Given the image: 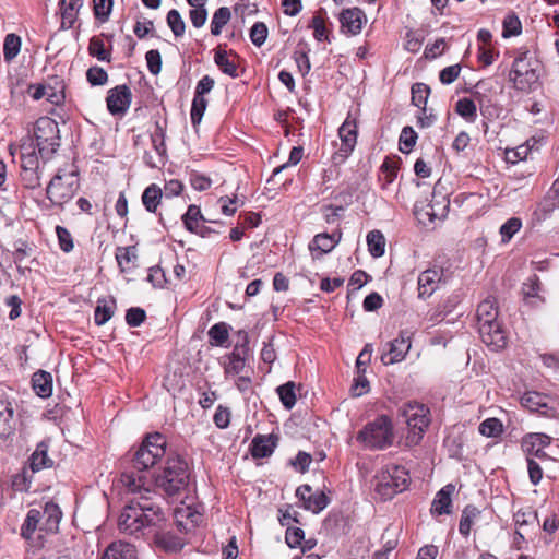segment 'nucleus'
Here are the masks:
<instances>
[{
    "mask_svg": "<svg viewBox=\"0 0 559 559\" xmlns=\"http://www.w3.org/2000/svg\"><path fill=\"white\" fill-rule=\"evenodd\" d=\"M305 538L304 530L299 527H288L285 534V540L290 548L300 547Z\"/></svg>",
    "mask_w": 559,
    "mask_h": 559,
    "instance_id": "obj_61",
    "label": "nucleus"
},
{
    "mask_svg": "<svg viewBox=\"0 0 559 559\" xmlns=\"http://www.w3.org/2000/svg\"><path fill=\"white\" fill-rule=\"evenodd\" d=\"M29 466L33 473L43 468L51 467L52 460L48 456V444L41 441L29 457Z\"/></svg>",
    "mask_w": 559,
    "mask_h": 559,
    "instance_id": "obj_28",
    "label": "nucleus"
},
{
    "mask_svg": "<svg viewBox=\"0 0 559 559\" xmlns=\"http://www.w3.org/2000/svg\"><path fill=\"white\" fill-rule=\"evenodd\" d=\"M100 559H139L135 547L126 542H112L109 544Z\"/></svg>",
    "mask_w": 559,
    "mask_h": 559,
    "instance_id": "obj_20",
    "label": "nucleus"
},
{
    "mask_svg": "<svg viewBox=\"0 0 559 559\" xmlns=\"http://www.w3.org/2000/svg\"><path fill=\"white\" fill-rule=\"evenodd\" d=\"M163 195V190L157 185H150L142 194V203L146 211L155 213Z\"/></svg>",
    "mask_w": 559,
    "mask_h": 559,
    "instance_id": "obj_33",
    "label": "nucleus"
},
{
    "mask_svg": "<svg viewBox=\"0 0 559 559\" xmlns=\"http://www.w3.org/2000/svg\"><path fill=\"white\" fill-rule=\"evenodd\" d=\"M167 24L176 37L185 34L186 24L179 11L173 9L167 13Z\"/></svg>",
    "mask_w": 559,
    "mask_h": 559,
    "instance_id": "obj_52",
    "label": "nucleus"
},
{
    "mask_svg": "<svg viewBox=\"0 0 559 559\" xmlns=\"http://www.w3.org/2000/svg\"><path fill=\"white\" fill-rule=\"evenodd\" d=\"M295 390L296 384L293 381H288L276 389L282 404L287 409H292L296 404L297 399Z\"/></svg>",
    "mask_w": 559,
    "mask_h": 559,
    "instance_id": "obj_42",
    "label": "nucleus"
},
{
    "mask_svg": "<svg viewBox=\"0 0 559 559\" xmlns=\"http://www.w3.org/2000/svg\"><path fill=\"white\" fill-rule=\"evenodd\" d=\"M408 483V472L404 467L388 465L376 475L374 489L383 500H389L403 492Z\"/></svg>",
    "mask_w": 559,
    "mask_h": 559,
    "instance_id": "obj_6",
    "label": "nucleus"
},
{
    "mask_svg": "<svg viewBox=\"0 0 559 559\" xmlns=\"http://www.w3.org/2000/svg\"><path fill=\"white\" fill-rule=\"evenodd\" d=\"M33 142L43 157H48L56 152L60 145L57 122L48 117L39 118L35 123Z\"/></svg>",
    "mask_w": 559,
    "mask_h": 559,
    "instance_id": "obj_8",
    "label": "nucleus"
},
{
    "mask_svg": "<svg viewBox=\"0 0 559 559\" xmlns=\"http://www.w3.org/2000/svg\"><path fill=\"white\" fill-rule=\"evenodd\" d=\"M455 111L468 122H474L477 118V107L474 100L467 97L456 102Z\"/></svg>",
    "mask_w": 559,
    "mask_h": 559,
    "instance_id": "obj_40",
    "label": "nucleus"
},
{
    "mask_svg": "<svg viewBox=\"0 0 559 559\" xmlns=\"http://www.w3.org/2000/svg\"><path fill=\"white\" fill-rule=\"evenodd\" d=\"M513 86L522 92H532L539 86L538 62L528 56V51L521 52L513 61L509 74Z\"/></svg>",
    "mask_w": 559,
    "mask_h": 559,
    "instance_id": "obj_5",
    "label": "nucleus"
},
{
    "mask_svg": "<svg viewBox=\"0 0 559 559\" xmlns=\"http://www.w3.org/2000/svg\"><path fill=\"white\" fill-rule=\"evenodd\" d=\"M165 136H166V121L164 123L156 121L155 130L152 133L151 139H152L153 147L159 156H164L166 154Z\"/></svg>",
    "mask_w": 559,
    "mask_h": 559,
    "instance_id": "obj_44",
    "label": "nucleus"
},
{
    "mask_svg": "<svg viewBox=\"0 0 559 559\" xmlns=\"http://www.w3.org/2000/svg\"><path fill=\"white\" fill-rule=\"evenodd\" d=\"M131 99V90L126 84L109 90L106 98L108 111L111 115H124L130 107Z\"/></svg>",
    "mask_w": 559,
    "mask_h": 559,
    "instance_id": "obj_11",
    "label": "nucleus"
},
{
    "mask_svg": "<svg viewBox=\"0 0 559 559\" xmlns=\"http://www.w3.org/2000/svg\"><path fill=\"white\" fill-rule=\"evenodd\" d=\"M86 79L93 86L105 85L108 81L107 72L100 67H91L86 71Z\"/></svg>",
    "mask_w": 559,
    "mask_h": 559,
    "instance_id": "obj_56",
    "label": "nucleus"
},
{
    "mask_svg": "<svg viewBox=\"0 0 559 559\" xmlns=\"http://www.w3.org/2000/svg\"><path fill=\"white\" fill-rule=\"evenodd\" d=\"M522 222L518 217L509 218L501 227L500 235L503 243H507L520 230Z\"/></svg>",
    "mask_w": 559,
    "mask_h": 559,
    "instance_id": "obj_51",
    "label": "nucleus"
},
{
    "mask_svg": "<svg viewBox=\"0 0 559 559\" xmlns=\"http://www.w3.org/2000/svg\"><path fill=\"white\" fill-rule=\"evenodd\" d=\"M189 16L194 27H202L207 19V11L205 9L204 3H200V5H198L197 8L191 9L189 12Z\"/></svg>",
    "mask_w": 559,
    "mask_h": 559,
    "instance_id": "obj_63",
    "label": "nucleus"
},
{
    "mask_svg": "<svg viewBox=\"0 0 559 559\" xmlns=\"http://www.w3.org/2000/svg\"><path fill=\"white\" fill-rule=\"evenodd\" d=\"M549 400L548 395L530 391L522 395L521 404L532 413L548 415L549 411H552V407L549 405Z\"/></svg>",
    "mask_w": 559,
    "mask_h": 559,
    "instance_id": "obj_18",
    "label": "nucleus"
},
{
    "mask_svg": "<svg viewBox=\"0 0 559 559\" xmlns=\"http://www.w3.org/2000/svg\"><path fill=\"white\" fill-rule=\"evenodd\" d=\"M479 514V510L474 506H467L462 512L459 524V531L462 535L468 536L473 523V519Z\"/></svg>",
    "mask_w": 559,
    "mask_h": 559,
    "instance_id": "obj_47",
    "label": "nucleus"
},
{
    "mask_svg": "<svg viewBox=\"0 0 559 559\" xmlns=\"http://www.w3.org/2000/svg\"><path fill=\"white\" fill-rule=\"evenodd\" d=\"M116 310L114 298L99 299L94 311V321L97 325H104L108 322Z\"/></svg>",
    "mask_w": 559,
    "mask_h": 559,
    "instance_id": "obj_31",
    "label": "nucleus"
},
{
    "mask_svg": "<svg viewBox=\"0 0 559 559\" xmlns=\"http://www.w3.org/2000/svg\"><path fill=\"white\" fill-rule=\"evenodd\" d=\"M148 71L157 75L162 70V57L158 50H148L145 55Z\"/></svg>",
    "mask_w": 559,
    "mask_h": 559,
    "instance_id": "obj_62",
    "label": "nucleus"
},
{
    "mask_svg": "<svg viewBox=\"0 0 559 559\" xmlns=\"http://www.w3.org/2000/svg\"><path fill=\"white\" fill-rule=\"evenodd\" d=\"M267 37V27L263 22H257L250 29V39L253 45L261 47Z\"/></svg>",
    "mask_w": 559,
    "mask_h": 559,
    "instance_id": "obj_57",
    "label": "nucleus"
},
{
    "mask_svg": "<svg viewBox=\"0 0 559 559\" xmlns=\"http://www.w3.org/2000/svg\"><path fill=\"white\" fill-rule=\"evenodd\" d=\"M20 176L24 187L27 189H35L40 186L38 169H22Z\"/></svg>",
    "mask_w": 559,
    "mask_h": 559,
    "instance_id": "obj_59",
    "label": "nucleus"
},
{
    "mask_svg": "<svg viewBox=\"0 0 559 559\" xmlns=\"http://www.w3.org/2000/svg\"><path fill=\"white\" fill-rule=\"evenodd\" d=\"M90 55L100 61H109V52L105 49L104 41L99 37H92L88 46Z\"/></svg>",
    "mask_w": 559,
    "mask_h": 559,
    "instance_id": "obj_55",
    "label": "nucleus"
},
{
    "mask_svg": "<svg viewBox=\"0 0 559 559\" xmlns=\"http://www.w3.org/2000/svg\"><path fill=\"white\" fill-rule=\"evenodd\" d=\"M478 332L481 341L492 350H499L507 345V336L498 321V307L495 299L487 298L477 307Z\"/></svg>",
    "mask_w": 559,
    "mask_h": 559,
    "instance_id": "obj_3",
    "label": "nucleus"
},
{
    "mask_svg": "<svg viewBox=\"0 0 559 559\" xmlns=\"http://www.w3.org/2000/svg\"><path fill=\"white\" fill-rule=\"evenodd\" d=\"M296 497L302 501L304 508L313 513H319L325 509L330 502L328 496L322 491L312 493L309 485H301L296 489Z\"/></svg>",
    "mask_w": 559,
    "mask_h": 559,
    "instance_id": "obj_12",
    "label": "nucleus"
},
{
    "mask_svg": "<svg viewBox=\"0 0 559 559\" xmlns=\"http://www.w3.org/2000/svg\"><path fill=\"white\" fill-rule=\"evenodd\" d=\"M341 240V233H322L314 236L312 241L309 243V250L311 252L318 251L319 255L329 253Z\"/></svg>",
    "mask_w": 559,
    "mask_h": 559,
    "instance_id": "obj_23",
    "label": "nucleus"
},
{
    "mask_svg": "<svg viewBox=\"0 0 559 559\" xmlns=\"http://www.w3.org/2000/svg\"><path fill=\"white\" fill-rule=\"evenodd\" d=\"M551 438L545 433H528L523 438L522 448L527 454H532L537 447L545 448L550 444Z\"/></svg>",
    "mask_w": 559,
    "mask_h": 559,
    "instance_id": "obj_37",
    "label": "nucleus"
},
{
    "mask_svg": "<svg viewBox=\"0 0 559 559\" xmlns=\"http://www.w3.org/2000/svg\"><path fill=\"white\" fill-rule=\"evenodd\" d=\"M231 17V13L229 8L221 7L218 8L212 17L211 21V33L214 36H218L222 33L223 27L229 22Z\"/></svg>",
    "mask_w": 559,
    "mask_h": 559,
    "instance_id": "obj_38",
    "label": "nucleus"
},
{
    "mask_svg": "<svg viewBox=\"0 0 559 559\" xmlns=\"http://www.w3.org/2000/svg\"><path fill=\"white\" fill-rule=\"evenodd\" d=\"M365 373V369H362V372L357 371V377L355 378L350 388L352 394L354 396H361L369 391V381Z\"/></svg>",
    "mask_w": 559,
    "mask_h": 559,
    "instance_id": "obj_60",
    "label": "nucleus"
},
{
    "mask_svg": "<svg viewBox=\"0 0 559 559\" xmlns=\"http://www.w3.org/2000/svg\"><path fill=\"white\" fill-rule=\"evenodd\" d=\"M450 206V201L447 197L432 198L430 203L426 206V215L430 222L445 217Z\"/></svg>",
    "mask_w": 559,
    "mask_h": 559,
    "instance_id": "obj_32",
    "label": "nucleus"
},
{
    "mask_svg": "<svg viewBox=\"0 0 559 559\" xmlns=\"http://www.w3.org/2000/svg\"><path fill=\"white\" fill-rule=\"evenodd\" d=\"M154 543L157 547L168 552L179 551L183 547L182 538L171 532H155Z\"/></svg>",
    "mask_w": 559,
    "mask_h": 559,
    "instance_id": "obj_26",
    "label": "nucleus"
},
{
    "mask_svg": "<svg viewBox=\"0 0 559 559\" xmlns=\"http://www.w3.org/2000/svg\"><path fill=\"white\" fill-rule=\"evenodd\" d=\"M401 415L412 430H418L417 439H420L430 423L429 409L423 404L408 403L403 406Z\"/></svg>",
    "mask_w": 559,
    "mask_h": 559,
    "instance_id": "obj_9",
    "label": "nucleus"
},
{
    "mask_svg": "<svg viewBox=\"0 0 559 559\" xmlns=\"http://www.w3.org/2000/svg\"><path fill=\"white\" fill-rule=\"evenodd\" d=\"M442 278V272L436 269H428L418 276V298H429L438 288Z\"/></svg>",
    "mask_w": 559,
    "mask_h": 559,
    "instance_id": "obj_17",
    "label": "nucleus"
},
{
    "mask_svg": "<svg viewBox=\"0 0 559 559\" xmlns=\"http://www.w3.org/2000/svg\"><path fill=\"white\" fill-rule=\"evenodd\" d=\"M356 439L368 450H384L391 447L394 441L392 420L386 415L378 416L364 426Z\"/></svg>",
    "mask_w": 559,
    "mask_h": 559,
    "instance_id": "obj_4",
    "label": "nucleus"
},
{
    "mask_svg": "<svg viewBox=\"0 0 559 559\" xmlns=\"http://www.w3.org/2000/svg\"><path fill=\"white\" fill-rule=\"evenodd\" d=\"M214 61L223 73L231 78L239 76L237 64L228 58L227 51L217 49L214 56Z\"/></svg>",
    "mask_w": 559,
    "mask_h": 559,
    "instance_id": "obj_36",
    "label": "nucleus"
},
{
    "mask_svg": "<svg viewBox=\"0 0 559 559\" xmlns=\"http://www.w3.org/2000/svg\"><path fill=\"white\" fill-rule=\"evenodd\" d=\"M381 179L383 180V186L391 185L397 176L399 170V159L386 157L381 165Z\"/></svg>",
    "mask_w": 559,
    "mask_h": 559,
    "instance_id": "obj_46",
    "label": "nucleus"
},
{
    "mask_svg": "<svg viewBox=\"0 0 559 559\" xmlns=\"http://www.w3.org/2000/svg\"><path fill=\"white\" fill-rule=\"evenodd\" d=\"M41 513L38 509H29L21 526V536L26 540H32L36 531L39 532Z\"/></svg>",
    "mask_w": 559,
    "mask_h": 559,
    "instance_id": "obj_30",
    "label": "nucleus"
},
{
    "mask_svg": "<svg viewBox=\"0 0 559 559\" xmlns=\"http://www.w3.org/2000/svg\"><path fill=\"white\" fill-rule=\"evenodd\" d=\"M136 249L135 247H119L116 251V260L121 272L130 270L129 264L136 261Z\"/></svg>",
    "mask_w": 559,
    "mask_h": 559,
    "instance_id": "obj_41",
    "label": "nucleus"
},
{
    "mask_svg": "<svg viewBox=\"0 0 559 559\" xmlns=\"http://www.w3.org/2000/svg\"><path fill=\"white\" fill-rule=\"evenodd\" d=\"M390 349L381 355L384 365H392L404 359L411 348L409 336L401 332L400 336L389 343Z\"/></svg>",
    "mask_w": 559,
    "mask_h": 559,
    "instance_id": "obj_15",
    "label": "nucleus"
},
{
    "mask_svg": "<svg viewBox=\"0 0 559 559\" xmlns=\"http://www.w3.org/2000/svg\"><path fill=\"white\" fill-rule=\"evenodd\" d=\"M21 38L16 34H8L3 44V57L7 62L12 61L20 52Z\"/></svg>",
    "mask_w": 559,
    "mask_h": 559,
    "instance_id": "obj_45",
    "label": "nucleus"
},
{
    "mask_svg": "<svg viewBox=\"0 0 559 559\" xmlns=\"http://www.w3.org/2000/svg\"><path fill=\"white\" fill-rule=\"evenodd\" d=\"M278 436L271 435H257L250 444L251 455L254 459L269 457L273 454L278 443Z\"/></svg>",
    "mask_w": 559,
    "mask_h": 559,
    "instance_id": "obj_16",
    "label": "nucleus"
},
{
    "mask_svg": "<svg viewBox=\"0 0 559 559\" xmlns=\"http://www.w3.org/2000/svg\"><path fill=\"white\" fill-rule=\"evenodd\" d=\"M367 245L373 258H380L385 252V238L380 230H371L368 233Z\"/></svg>",
    "mask_w": 559,
    "mask_h": 559,
    "instance_id": "obj_35",
    "label": "nucleus"
},
{
    "mask_svg": "<svg viewBox=\"0 0 559 559\" xmlns=\"http://www.w3.org/2000/svg\"><path fill=\"white\" fill-rule=\"evenodd\" d=\"M461 72V66L460 64H453L445 67L442 69L439 73V79L442 84H451L453 83L460 75Z\"/></svg>",
    "mask_w": 559,
    "mask_h": 559,
    "instance_id": "obj_64",
    "label": "nucleus"
},
{
    "mask_svg": "<svg viewBox=\"0 0 559 559\" xmlns=\"http://www.w3.org/2000/svg\"><path fill=\"white\" fill-rule=\"evenodd\" d=\"M182 221L186 228L194 233L198 228L206 221L201 213V210L198 205L191 204L189 205L187 212L182 215Z\"/></svg>",
    "mask_w": 559,
    "mask_h": 559,
    "instance_id": "obj_34",
    "label": "nucleus"
},
{
    "mask_svg": "<svg viewBox=\"0 0 559 559\" xmlns=\"http://www.w3.org/2000/svg\"><path fill=\"white\" fill-rule=\"evenodd\" d=\"M34 392L40 397H49L52 393V376L44 370L36 371L32 377Z\"/></svg>",
    "mask_w": 559,
    "mask_h": 559,
    "instance_id": "obj_27",
    "label": "nucleus"
},
{
    "mask_svg": "<svg viewBox=\"0 0 559 559\" xmlns=\"http://www.w3.org/2000/svg\"><path fill=\"white\" fill-rule=\"evenodd\" d=\"M341 147L333 155V160L343 162L353 152L357 141V126L354 120L347 118L338 129Z\"/></svg>",
    "mask_w": 559,
    "mask_h": 559,
    "instance_id": "obj_10",
    "label": "nucleus"
},
{
    "mask_svg": "<svg viewBox=\"0 0 559 559\" xmlns=\"http://www.w3.org/2000/svg\"><path fill=\"white\" fill-rule=\"evenodd\" d=\"M69 188V186L63 185L60 175H55L47 187V198L55 205L63 207L70 200Z\"/></svg>",
    "mask_w": 559,
    "mask_h": 559,
    "instance_id": "obj_19",
    "label": "nucleus"
},
{
    "mask_svg": "<svg viewBox=\"0 0 559 559\" xmlns=\"http://www.w3.org/2000/svg\"><path fill=\"white\" fill-rule=\"evenodd\" d=\"M478 429L483 436L489 437V438H495L502 433L503 426H502V423L498 418L491 417V418L485 419L479 425Z\"/></svg>",
    "mask_w": 559,
    "mask_h": 559,
    "instance_id": "obj_48",
    "label": "nucleus"
},
{
    "mask_svg": "<svg viewBox=\"0 0 559 559\" xmlns=\"http://www.w3.org/2000/svg\"><path fill=\"white\" fill-rule=\"evenodd\" d=\"M41 513V521L39 523V535L41 538L44 534H56L59 531V524L62 519V511L60 507L52 502H46Z\"/></svg>",
    "mask_w": 559,
    "mask_h": 559,
    "instance_id": "obj_13",
    "label": "nucleus"
},
{
    "mask_svg": "<svg viewBox=\"0 0 559 559\" xmlns=\"http://www.w3.org/2000/svg\"><path fill=\"white\" fill-rule=\"evenodd\" d=\"M522 32V24L515 14H508L503 20L502 36L504 38L518 36Z\"/></svg>",
    "mask_w": 559,
    "mask_h": 559,
    "instance_id": "obj_50",
    "label": "nucleus"
},
{
    "mask_svg": "<svg viewBox=\"0 0 559 559\" xmlns=\"http://www.w3.org/2000/svg\"><path fill=\"white\" fill-rule=\"evenodd\" d=\"M21 170L22 169H39L38 148L35 146L33 140L23 142L19 146Z\"/></svg>",
    "mask_w": 559,
    "mask_h": 559,
    "instance_id": "obj_24",
    "label": "nucleus"
},
{
    "mask_svg": "<svg viewBox=\"0 0 559 559\" xmlns=\"http://www.w3.org/2000/svg\"><path fill=\"white\" fill-rule=\"evenodd\" d=\"M367 17L359 8L345 9L340 13L341 31L347 35H357L361 32Z\"/></svg>",
    "mask_w": 559,
    "mask_h": 559,
    "instance_id": "obj_14",
    "label": "nucleus"
},
{
    "mask_svg": "<svg viewBox=\"0 0 559 559\" xmlns=\"http://www.w3.org/2000/svg\"><path fill=\"white\" fill-rule=\"evenodd\" d=\"M146 319V312L140 307H132L127 310L126 322L129 326H140Z\"/></svg>",
    "mask_w": 559,
    "mask_h": 559,
    "instance_id": "obj_58",
    "label": "nucleus"
},
{
    "mask_svg": "<svg viewBox=\"0 0 559 559\" xmlns=\"http://www.w3.org/2000/svg\"><path fill=\"white\" fill-rule=\"evenodd\" d=\"M207 334L212 345L224 346L229 336L228 325L225 322L215 323Z\"/></svg>",
    "mask_w": 559,
    "mask_h": 559,
    "instance_id": "obj_43",
    "label": "nucleus"
},
{
    "mask_svg": "<svg viewBox=\"0 0 559 559\" xmlns=\"http://www.w3.org/2000/svg\"><path fill=\"white\" fill-rule=\"evenodd\" d=\"M142 473L136 469V472L127 471L121 474L120 481L129 492L141 493L142 490L148 491L151 483Z\"/></svg>",
    "mask_w": 559,
    "mask_h": 559,
    "instance_id": "obj_21",
    "label": "nucleus"
},
{
    "mask_svg": "<svg viewBox=\"0 0 559 559\" xmlns=\"http://www.w3.org/2000/svg\"><path fill=\"white\" fill-rule=\"evenodd\" d=\"M417 141V134L412 127H404L400 135V151L408 154Z\"/></svg>",
    "mask_w": 559,
    "mask_h": 559,
    "instance_id": "obj_49",
    "label": "nucleus"
},
{
    "mask_svg": "<svg viewBox=\"0 0 559 559\" xmlns=\"http://www.w3.org/2000/svg\"><path fill=\"white\" fill-rule=\"evenodd\" d=\"M165 437L158 432L148 435L133 455V467L139 472L147 471L165 455Z\"/></svg>",
    "mask_w": 559,
    "mask_h": 559,
    "instance_id": "obj_7",
    "label": "nucleus"
},
{
    "mask_svg": "<svg viewBox=\"0 0 559 559\" xmlns=\"http://www.w3.org/2000/svg\"><path fill=\"white\" fill-rule=\"evenodd\" d=\"M165 520V513L160 507L140 497L139 500H132L122 509L118 526L121 532L132 535L147 527L160 528Z\"/></svg>",
    "mask_w": 559,
    "mask_h": 559,
    "instance_id": "obj_1",
    "label": "nucleus"
},
{
    "mask_svg": "<svg viewBox=\"0 0 559 559\" xmlns=\"http://www.w3.org/2000/svg\"><path fill=\"white\" fill-rule=\"evenodd\" d=\"M430 94V87L425 83H415L412 86V104L421 111H426L427 100Z\"/></svg>",
    "mask_w": 559,
    "mask_h": 559,
    "instance_id": "obj_39",
    "label": "nucleus"
},
{
    "mask_svg": "<svg viewBox=\"0 0 559 559\" xmlns=\"http://www.w3.org/2000/svg\"><path fill=\"white\" fill-rule=\"evenodd\" d=\"M206 106L207 100L205 99V97H198L194 95L190 112L191 122L194 127L201 122Z\"/></svg>",
    "mask_w": 559,
    "mask_h": 559,
    "instance_id": "obj_54",
    "label": "nucleus"
},
{
    "mask_svg": "<svg viewBox=\"0 0 559 559\" xmlns=\"http://www.w3.org/2000/svg\"><path fill=\"white\" fill-rule=\"evenodd\" d=\"M238 341L233 352L225 357V361H246L249 356V336L243 330L237 333Z\"/></svg>",
    "mask_w": 559,
    "mask_h": 559,
    "instance_id": "obj_29",
    "label": "nucleus"
},
{
    "mask_svg": "<svg viewBox=\"0 0 559 559\" xmlns=\"http://www.w3.org/2000/svg\"><path fill=\"white\" fill-rule=\"evenodd\" d=\"M454 490L455 486L452 484H448L443 488H441L437 492L436 498L432 501L431 513L437 515L450 514L452 507L451 496L454 492Z\"/></svg>",
    "mask_w": 559,
    "mask_h": 559,
    "instance_id": "obj_22",
    "label": "nucleus"
},
{
    "mask_svg": "<svg viewBox=\"0 0 559 559\" xmlns=\"http://www.w3.org/2000/svg\"><path fill=\"white\" fill-rule=\"evenodd\" d=\"M191 473L186 460L180 456L169 457L163 472L155 477V485L166 496L175 499L187 497Z\"/></svg>",
    "mask_w": 559,
    "mask_h": 559,
    "instance_id": "obj_2",
    "label": "nucleus"
},
{
    "mask_svg": "<svg viewBox=\"0 0 559 559\" xmlns=\"http://www.w3.org/2000/svg\"><path fill=\"white\" fill-rule=\"evenodd\" d=\"M95 17L102 23L107 22L111 10L114 0H93Z\"/></svg>",
    "mask_w": 559,
    "mask_h": 559,
    "instance_id": "obj_53",
    "label": "nucleus"
},
{
    "mask_svg": "<svg viewBox=\"0 0 559 559\" xmlns=\"http://www.w3.org/2000/svg\"><path fill=\"white\" fill-rule=\"evenodd\" d=\"M44 83L48 92V102L56 106L62 105L66 99V83L63 79L53 75Z\"/></svg>",
    "mask_w": 559,
    "mask_h": 559,
    "instance_id": "obj_25",
    "label": "nucleus"
}]
</instances>
